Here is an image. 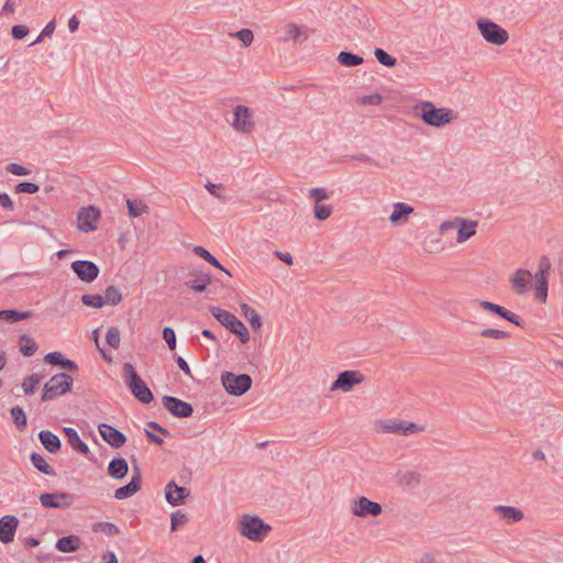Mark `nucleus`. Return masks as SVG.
<instances>
[{
    "mask_svg": "<svg viewBox=\"0 0 563 563\" xmlns=\"http://www.w3.org/2000/svg\"><path fill=\"white\" fill-rule=\"evenodd\" d=\"M229 124L236 134H253L258 125L255 109L243 103L235 104L231 110Z\"/></svg>",
    "mask_w": 563,
    "mask_h": 563,
    "instance_id": "f257e3e1",
    "label": "nucleus"
},
{
    "mask_svg": "<svg viewBox=\"0 0 563 563\" xmlns=\"http://www.w3.org/2000/svg\"><path fill=\"white\" fill-rule=\"evenodd\" d=\"M415 112L430 126L441 128L451 123L455 114L448 108H435L430 101H421L415 106Z\"/></svg>",
    "mask_w": 563,
    "mask_h": 563,
    "instance_id": "f03ea898",
    "label": "nucleus"
},
{
    "mask_svg": "<svg viewBox=\"0 0 563 563\" xmlns=\"http://www.w3.org/2000/svg\"><path fill=\"white\" fill-rule=\"evenodd\" d=\"M239 533L253 542H263L272 527L254 515H243L238 522Z\"/></svg>",
    "mask_w": 563,
    "mask_h": 563,
    "instance_id": "7ed1b4c3",
    "label": "nucleus"
},
{
    "mask_svg": "<svg viewBox=\"0 0 563 563\" xmlns=\"http://www.w3.org/2000/svg\"><path fill=\"white\" fill-rule=\"evenodd\" d=\"M373 429L379 434L411 435L424 431V427L415 422L398 419H379L374 422Z\"/></svg>",
    "mask_w": 563,
    "mask_h": 563,
    "instance_id": "20e7f679",
    "label": "nucleus"
},
{
    "mask_svg": "<svg viewBox=\"0 0 563 563\" xmlns=\"http://www.w3.org/2000/svg\"><path fill=\"white\" fill-rule=\"evenodd\" d=\"M476 27L488 44L503 46L509 41L508 31L487 18H478L476 20Z\"/></svg>",
    "mask_w": 563,
    "mask_h": 563,
    "instance_id": "39448f33",
    "label": "nucleus"
},
{
    "mask_svg": "<svg viewBox=\"0 0 563 563\" xmlns=\"http://www.w3.org/2000/svg\"><path fill=\"white\" fill-rule=\"evenodd\" d=\"M123 375L128 387L136 399L143 404H148L153 399L152 391L137 375L131 363L123 365Z\"/></svg>",
    "mask_w": 563,
    "mask_h": 563,
    "instance_id": "423d86ee",
    "label": "nucleus"
},
{
    "mask_svg": "<svg viewBox=\"0 0 563 563\" xmlns=\"http://www.w3.org/2000/svg\"><path fill=\"white\" fill-rule=\"evenodd\" d=\"M349 509L353 517L360 519L377 518L384 511L379 503L371 500L366 496H357L351 499Z\"/></svg>",
    "mask_w": 563,
    "mask_h": 563,
    "instance_id": "0eeeda50",
    "label": "nucleus"
},
{
    "mask_svg": "<svg viewBox=\"0 0 563 563\" xmlns=\"http://www.w3.org/2000/svg\"><path fill=\"white\" fill-rule=\"evenodd\" d=\"M211 313L222 325L227 327L232 333L238 335L242 343H246L250 340L249 330L234 314L216 307L211 309Z\"/></svg>",
    "mask_w": 563,
    "mask_h": 563,
    "instance_id": "6e6552de",
    "label": "nucleus"
},
{
    "mask_svg": "<svg viewBox=\"0 0 563 563\" xmlns=\"http://www.w3.org/2000/svg\"><path fill=\"white\" fill-rule=\"evenodd\" d=\"M73 378L66 373H59L49 378L44 385L42 400L47 401L57 396L65 395L71 389Z\"/></svg>",
    "mask_w": 563,
    "mask_h": 563,
    "instance_id": "1a4fd4ad",
    "label": "nucleus"
},
{
    "mask_svg": "<svg viewBox=\"0 0 563 563\" xmlns=\"http://www.w3.org/2000/svg\"><path fill=\"white\" fill-rule=\"evenodd\" d=\"M221 383L230 395L241 396L251 388L252 378L247 374L238 375L231 372H223L221 375Z\"/></svg>",
    "mask_w": 563,
    "mask_h": 563,
    "instance_id": "9d476101",
    "label": "nucleus"
},
{
    "mask_svg": "<svg viewBox=\"0 0 563 563\" xmlns=\"http://www.w3.org/2000/svg\"><path fill=\"white\" fill-rule=\"evenodd\" d=\"M365 380V375L357 369L344 371L338 375V378L331 384L330 390L350 393L355 386Z\"/></svg>",
    "mask_w": 563,
    "mask_h": 563,
    "instance_id": "9b49d317",
    "label": "nucleus"
},
{
    "mask_svg": "<svg viewBox=\"0 0 563 563\" xmlns=\"http://www.w3.org/2000/svg\"><path fill=\"white\" fill-rule=\"evenodd\" d=\"M100 210L95 206L82 207L77 213V229L80 232H92L98 228Z\"/></svg>",
    "mask_w": 563,
    "mask_h": 563,
    "instance_id": "f8f14e48",
    "label": "nucleus"
},
{
    "mask_svg": "<svg viewBox=\"0 0 563 563\" xmlns=\"http://www.w3.org/2000/svg\"><path fill=\"white\" fill-rule=\"evenodd\" d=\"M492 511L500 522L507 526L519 523L526 518L525 511L516 506L498 504L493 506Z\"/></svg>",
    "mask_w": 563,
    "mask_h": 563,
    "instance_id": "ddd939ff",
    "label": "nucleus"
},
{
    "mask_svg": "<svg viewBox=\"0 0 563 563\" xmlns=\"http://www.w3.org/2000/svg\"><path fill=\"white\" fill-rule=\"evenodd\" d=\"M41 505L45 508H69L74 497L68 493H44L40 495Z\"/></svg>",
    "mask_w": 563,
    "mask_h": 563,
    "instance_id": "4468645a",
    "label": "nucleus"
},
{
    "mask_svg": "<svg viewBox=\"0 0 563 563\" xmlns=\"http://www.w3.org/2000/svg\"><path fill=\"white\" fill-rule=\"evenodd\" d=\"M163 406L177 418H188L192 415L194 411L192 406L189 402L172 396L163 397Z\"/></svg>",
    "mask_w": 563,
    "mask_h": 563,
    "instance_id": "2eb2a0df",
    "label": "nucleus"
},
{
    "mask_svg": "<svg viewBox=\"0 0 563 563\" xmlns=\"http://www.w3.org/2000/svg\"><path fill=\"white\" fill-rule=\"evenodd\" d=\"M71 269L85 283H92L99 275L98 266L90 261H75L71 263Z\"/></svg>",
    "mask_w": 563,
    "mask_h": 563,
    "instance_id": "dca6fc26",
    "label": "nucleus"
},
{
    "mask_svg": "<svg viewBox=\"0 0 563 563\" xmlns=\"http://www.w3.org/2000/svg\"><path fill=\"white\" fill-rule=\"evenodd\" d=\"M142 487V477L140 470L137 467L134 468V473L131 477L129 484L119 487L114 492V498L118 500H123L135 495Z\"/></svg>",
    "mask_w": 563,
    "mask_h": 563,
    "instance_id": "f3484780",
    "label": "nucleus"
},
{
    "mask_svg": "<svg viewBox=\"0 0 563 563\" xmlns=\"http://www.w3.org/2000/svg\"><path fill=\"white\" fill-rule=\"evenodd\" d=\"M98 429L102 439L114 449L121 448L126 441L125 435L110 424L100 423Z\"/></svg>",
    "mask_w": 563,
    "mask_h": 563,
    "instance_id": "a211bd4d",
    "label": "nucleus"
},
{
    "mask_svg": "<svg viewBox=\"0 0 563 563\" xmlns=\"http://www.w3.org/2000/svg\"><path fill=\"white\" fill-rule=\"evenodd\" d=\"M413 211L415 209L406 202L394 203L389 216L390 224L394 227L406 224Z\"/></svg>",
    "mask_w": 563,
    "mask_h": 563,
    "instance_id": "6ab92c4d",
    "label": "nucleus"
},
{
    "mask_svg": "<svg viewBox=\"0 0 563 563\" xmlns=\"http://www.w3.org/2000/svg\"><path fill=\"white\" fill-rule=\"evenodd\" d=\"M19 526V519L12 515H5L0 518V541L2 543L12 542L14 533Z\"/></svg>",
    "mask_w": 563,
    "mask_h": 563,
    "instance_id": "aec40b11",
    "label": "nucleus"
},
{
    "mask_svg": "<svg viewBox=\"0 0 563 563\" xmlns=\"http://www.w3.org/2000/svg\"><path fill=\"white\" fill-rule=\"evenodd\" d=\"M188 496L189 490L176 485L174 482L168 483L165 487V498L173 506L184 504Z\"/></svg>",
    "mask_w": 563,
    "mask_h": 563,
    "instance_id": "412c9836",
    "label": "nucleus"
},
{
    "mask_svg": "<svg viewBox=\"0 0 563 563\" xmlns=\"http://www.w3.org/2000/svg\"><path fill=\"white\" fill-rule=\"evenodd\" d=\"M476 221H471L465 218L457 217V243H464L476 233Z\"/></svg>",
    "mask_w": 563,
    "mask_h": 563,
    "instance_id": "4be33fe9",
    "label": "nucleus"
},
{
    "mask_svg": "<svg viewBox=\"0 0 563 563\" xmlns=\"http://www.w3.org/2000/svg\"><path fill=\"white\" fill-rule=\"evenodd\" d=\"M531 273L526 269H518L516 273L510 277V282L512 284L514 290L518 295H522L526 292L530 280H531Z\"/></svg>",
    "mask_w": 563,
    "mask_h": 563,
    "instance_id": "5701e85b",
    "label": "nucleus"
},
{
    "mask_svg": "<svg viewBox=\"0 0 563 563\" xmlns=\"http://www.w3.org/2000/svg\"><path fill=\"white\" fill-rule=\"evenodd\" d=\"M300 38L302 40H307L308 38V35H307V30L296 23H287L285 24L284 26V37H283V41L285 42H289V41H292V42H297L299 41Z\"/></svg>",
    "mask_w": 563,
    "mask_h": 563,
    "instance_id": "b1692460",
    "label": "nucleus"
},
{
    "mask_svg": "<svg viewBox=\"0 0 563 563\" xmlns=\"http://www.w3.org/2000/svg\"><path fill=\"white\" fill-rule=\"evenodd\" d=\"M128 472L129 465L123 457L113 459L108 465V474L113 479H122Z\"/></svg>",
    "mask_w": 563,
    "mask_h": 563,
    "instance_id": "393cba45",
    "label": "nucleus"
},
{
    "mask_svg": "<svg viewBox=\"0 0 563 563\" xmlns=\"http://www.w3.org/2000/svg\"><path fill=\"white\" fill-rule=\"evenodd\" d=\"M80 547V539L77 536H67L58 539L56 549L63 553L74 552Z\"/></svg>",
    "mask_w": 563,
    "mask_h": 563,
    "instance_id": "a878e982",
    "label": "nucleus"
},
{
    "mask_svg": "<svg viewBox=\"0 0 563 563\" xmlns=\"http://www.w3.org/2000/svg\"><path fill=\"white\" fill-rule=\"evenodd\" d=\"M191 275L195 276L196 279L187 282L186 286L196 292L205 291L210 283V276L202 272H192Z\"/></svg>",
    "mask_w": 563,
    "mask_h": 563,
    "instance_id": "bb28decb",
    "label": "nucleus"
},
{
    "mask_svg": "<svg viewBox=\"0 0 563 563\" xmlns=\"http://www.w3.org/2000/svg\"><path fill=\"white\" fill-rule=\"evenodd\" d=\"M64 432L73 449L84 454H87L89 452L88 445L81 441L80 437L78 435L75 429L67 427L64 428Z\"/></svg>",
    "mask_w": 563,
    "mask_h": 563,
    "instance_id": "cd10ccee",
    "label": "nucleus"
},
{
    "mask_svg": "<svg viewBox=\"0 0 563 563\" xmlns=\"http://www.w3.org/2000/svg\"><path fill=\"white\" fill-rule=\"evenodd\" d=\"M38 437L42 444L48 452L56 453L60 449V441L58 437L51 431H41Z\"/></svg>",
    "mask_w": 563,
    "mask_h": 563,
    "instance_id": "c85d7f7f",
    "label": "nucleus"
},
{
    "mask_svg": "<svg viewBox=\"0 0 563 563\" xmlns=\"http://www.w3.org/2000/svg\"><path fill=\"white\" fill-rule=\"evenodd\" d=\"M45 361L52 365H60L65 369H77V365L71 360L64 358L59 352H51L46 354Z\"/></svg>",
    "mask_w": 563,
    "mask_h": 563,
    "instance_id": "c756f323",
    "label": "nucleus"
},
{
    "mask_svg": "<svg viewBox=\"0 0 563 563\" xmlns=\"http://www.w3.org/2000/svg\"><path fill=\"white\" fill-rule=\"evenodd\" d=\"M241 311H242L244 318L249 321L250 325L254 330H260L261 329V327H262V318L256 312V310L254 308H252L247 303H242L241 305Z\"/></svg>",
    "mask_w": 563,
    "mask_h": 563,
    "instance_id": "7c9ffc66",
    "label": "nucleus"
},
{
    "mask_svg": "<svg viewBox=\"0 0 563 563\" xmlns=\"http://www.w3.org/2000/svg\"><path fill=\"white\" fill-rule=\"evenodd\" d=\"M194 253L203 258L205 261H207L209 264H211L212 266L219 268L220 271L224 272L228 276L231 277V274L229 271H227L221 264L220 262L208 251L206 250L205 247L202 246H196L194 247Z\"/></svg>",
    "mask_w": 563,
    "mask_h": 563,
    "instance_id": "2f4dec72",
    "label": "nucleus"
},
{
    "mask_svg": "<svg viewBox=\"0 0 563 563\" xmlns=\"http://www.w3.org/2000/svg\"><path fill=\"white\" fill-rule=\"evenodd\" d=\"M126 207H128L129 216L131 218H137V217L148 212V207L146 206V203L143 200H140V199H134V200L128 199Z\"/></svg>",
    "mask_w": 563,
    "mask_h": 563,
    "instance_id": "473e14b6",
    "label": "nucleus"
},
{
    "mask_svg": "<svg viewBox=\"0 0 563 563\" xmlns=\"http://www.w3.org/2000/svg\"><path fill=\"white\" fill-rule=\"evenodd\" d=\"M19 345H20V352L24 356H32L37 350L36 342L31 336H29L26 334H22L20 336Z\"/></svg>",
    "mask_w": 563,
    "mask_h": 563,
    "instance_id": "72a5a7b5",
    "label": "nucleus"
},
{
    "mask_svg": "<svg viewBox=\"0 0 563 563\" xmlns=\"http://www.w3.org/2000/svg\"><path fill=\"white\" fill-rule=\"evenodd\" d=\"M32 316L30 311L0 310V319L9 322H18L29 319Z\"/></svg>",
    "mask_w": 563,
    "mask_h": 563,
    "instance_id": "f704fd0d",
    "label": "nucleus"
},
{
    "mask_svg": "<svg viewBox=\"0 0 563 563\" xmlns=\"http://www.w3.org/2000/svg\"><path fill=\"white\" fill-rule=\"evenodd\" d=\"M338 62L343 66L354 67L363 64L364 59L358 55L349 52H341L338 55Z\"/></svg>",
    "mask_w": 563,
    "mask_h": 563,
    "instance_id": "c9c22d12",
    "label": "nucleus"
},
{
    "mask_svg": "<svg viewBox=\"0 0 563 563\" xmlns=\"http://www.w3.org/2000/svg\"><path fill=\"white\" fill-rule=\"evenodd\" d=\"M103 299H104V303H109L111 306H117L122 301V294L119 290V288H117L113 285H110L104 290Z\"/></svg>",
    "mask_w": 563,
    "mask_h": 563,
    "instance_id": "e433bc0d",
    "label": "nucleus"
},
{
    "mask_svg": "<svg viewBox=\"0 0 563 563\" xmlns=\"http://www.w3.org/2000/svg\"><path fill=\"white\" fill-rule=\"evenodd\" d=\"M31 461L34 467L46 475H53L54 471L46 462V460L38 453L31 454Z\"/></svg>",
    "mask_w": 563,
    "mask_h": 563,
    "instance_id": "4c0bfd02",
    "label": "nucleus"
},
{
    "mask_svg": "<svg viewBox=\"0 0 563 563\" xmlns=\"http://www.w3.org/2000/svg\"><path fill=\"white\" fill-rule=\"evenodd\" d=\"M95 532H101L108 537L117 536L120 533V529L112 522H97L92 526Z\"/></svg>",
    "mask_w": 563,
    "mask_h": 563,
    "instance_id": "58836bf2",
    "label": "nucleus"
},
{
    "mask_svg": "<svg viewBox=\"0 0 563 563\" xmlns=\"http://www.w3.org/2000/svg\"><path fill=\"white\" fill-rule=\"evenodd\" d=\"M41 380H42V376L38 374H33V375L24 378V380L22 383V388H23L24 393L26 395L34 394V391L37 388Z\"/></svg>",
    "mask_w": 563,
    "mask_h": 563,
    "instance_id": "ea45409f",
    "label": "nucleus"
},
{
    "mask_svg": "<svg viewBox=\"0 0 563 563\" xmlns=\"http://www.w3.org/2000/svg\"><path fill=\"white\" fill-rule=\"evenodd\" d=\"M332 207L330 205L324 203H314L313 206V216L319 221H324L330 218L332 214Z\"/></svg>",
    "mask_w": 563,
    "mask_h": 563,
    "instance_id": "a19ab883",
    "label": "nucleus"
},
{
    "mask_svg": "<svg viewBox=\"0 0 563 563\" xmlns=\"http://www.w3.org/2000/svg\"><path fill=\"white\" fill-rule=\"evenodd\" d=\"M81 301L85 306L92 308H102L106 305L101 295L85 294L81 296Z\"/></svg>",
    "mask_w": 563,
    "mask_h": 563,
    "instance_id": "79ce46f5",
    "label": "nucleus"
},
{
    "mask_svg": "<svg viewBox=\"0 0 563 563\" xmlns=\"http://www.w3.org/2000/svg\"><path fill=\"white\" fill-rule=\"evenodd\" d=\"M231 36L241 41L244 47H249L254 41L253 31L250 29H242L235 33H232Z\"/></svg>",
    "mask_w": 563,
    "mask_h": 563,
    "instance_id": "37998d69",
    "label": "nucleus"
},
{
    "mask_svg": "<svg viewBox=\"0 0 563 563\" xmlns=\"http://www.w3.org/2000/svg\"><path fill=\"white\" fill-rule=\"evenodd\" d=\"M374 55L376 59L386 67H394L397 63L396 58L389 55L387 52H385L382 48H376L374 51Z\"/></svg>",
    "mask_w": 563,
    "mask_h": 563,
    "instance_id": "c03bdc74",
    "label": "nucleus"
},
{
    "mask_svg": "<svg viewBox=\"0 0 563 563\" xmlns=\"http://www.w3.org/2000/svg\"><path fill=\"white\" fill-rule=\"evenodd\" d=\"M106 341L111 347L117 350L121 342L119 328L110 327L106 333Z\"/></svg>",
    "mask_w": 563,
    "mask_h": 563,
    "instance_id": "a18cd8bd",
    "label": "nucleus"
},
{
    "mask_svg": "<svg viewBox=\"0 0 563 563\" xmlns=\"http://www.w3.org/2000/svg\"><path fill=\"white\" fill-rule=\"evenodd\" d=\"M11 417L13 419V422L18 427V429L25 428V426H26V416H25L24 410L21 407H19V406L13 407L11 409Z\"/></svg>",
    "mask_w": 563,
    "mask_h": 563,
    "instance_id": "49530a36",
    "label": "nucleus"
},
{
    "mask_svg": "<svg viewBox=\"0 0 563 563\" xmlns=\"http://www.w3.org/2000/svg\"><path fill=\"white\" fill-rule=\"evenodd\" d=\"M479 334L483 338H490V339H495V340H503V339H507L509 336V334L507 332H505L503 330H498V329H492V328L483 329Z\"/></svg>",
    "mask_w": 563,
    "mask_h": 563,
    "instance_id": "de8ad7c7",
    "label": "nucleus"
},
{
    "mask_svg": "<svg viewBox=\"0 0 563 563\" xmlns=\"http://www.w3.org/2000/svg\"><path fill=\"white\" fill-rule=\"evenodd\" d=\"M205 188L208 190L210 195L218 199H225L224 196V186L222 184H213V183H206Z\"/></svg>",
    "mask_w": 563,
    "mask_h": 563,
    "instance_id": "09e8293b",
    "label": "nucleus"
},
{
    "mask_svg": "<svg viewBox=\"0 0 563 563\" xmlns=\"http://www.w3.org/2000/svg\"><path fill=\"white\" fill-rule=\"evenodd\" d=\"M309 197L314 203H321V201L329 199L330 195L324 188H312L309 190Z\"/></svg>",
    "mask_w": 563,
    "mask_h": 563,
    "instance_id": "8fccbe9b",
    "label": "nucleus"
},
{
    "mask_svg": "<svg viewBox=\"0 0 563 563\" xmlns=\"http://www.w3.org/2000/svg\"><path fill=\"white\" fill-rule=\"evenodd\" d=\"M536 278L538 280V288H537V297L542 300V301H545L547 299V294H548V282H547V277L545 276H539V275H536Z\"/></svg>",
    "mask_w": 563,
    "mask_h": 563,
    "instance_id": "3c124183",
    "label": "nucleus"
},
{
    "mask_svg": "<svg viewBox=\"0 0 563 563\" xmlns=\"http://www.w3.org/2000/svg\"><path fill=\"white\" fill-rule=\"evenodd\" d=\"M382 100H383L382 95L373 93V95H367V96L357 98V103L361 106H367V104L378 106V104H380Z\"/></svg>",
    "mask_w": 563,
    "mask_h": 563,
    "instance_id": "603ef678",
    "label": "nucleus"
},
{
    "mask_svg": "<svg viewBox=\"0 0 563 563\" xmlns=\"http://www.w3.org/2000/svg\"><path fill=\"white\" fill-rule=\"evenodd\" d=\"M163 339L167 343L169 350L174 351L176 349V334L170 327H165L163 329Z\"/></svg>",
    "mask_w": 563,
    "mask_h": 563,
    "instance_id": "864d4df0",
    "label": "nucleus"
},
{
    "mask_svg": "<svg viewBox=\"0 0 563 563\" xmlns=\"http://www.w3.org/2000/svg\"><path fill=\"white\" fill-rule=\"evenodd\" d=\"M38 186L34 183L23 181L16 185L15 190L16 192H23V194H35L38 191Z\"/></svg>",
    "mask_w": 563,
    "mask_h": 563,
    "instance_id": "5fc2aeb1",
    "label": "nucleus"
},
{
    "mask_svg": "<svg viewBox=\"0 0 563 563\" xmlns=\"http://www.w3.org/2000/svg\"><path fill=\"white\" fill-rule=\"evenodd\" d=\"M187 522V516L181 511H176L172 515V530L175 531L178 526Z\"/></svg>",
    "mask_w": 563,
    "mask_h": 563,
    "instance_id": "6e6d98bb",
    "label": "nucleus"
},
{
    "mask_svg": "<svg viewBox=\"0 0 563 563\" xmlns=\"http://www.w3.org/2000/svg\"><path fill=\"white\" fill-rule=\"evenodd\" d=\"M7 170L16 176H25L30 174V169L15 163L9 164L7 166Z\"/></svg>",
    "mask_w": 563,
    "mask_h": 563,
    "instance_id": "4d7b16f0",
    "label": "nucleus"
},
{
    "mask_svg": "<svg viewBox=\"0 0 563 563\" xmlns=\"http://www.w3.org/2000/svg\"><path fill=\"white\" fill-rule=\"evenodd\" d=\"M452 229H457V217L454 218L453 220L443 221L440 224L439 232L441 234H445V233H448L449 230H452Z\"/></svg>",
    "mask_w": 563,
    "mask_h": 563,
    "instance_id": "13d9d810",
    "label": "nucleus"
},
{
    "mask_svg": "<svg viewBox=\"0 0 563 563\" xmlns=\"http://www.w3.org/2000/svg\"><path fill=\"white\" fill-rule=\"evenodd\" d=\"M29 33V29L25 25H14L12 27V36L16 40L25 37Z\"/></svg>",
    "mask_w": 563,
    "mask_h": 563,
    "instance_id": "bf43d9fd",
    "label": "nucleus"
},
{
    "mask_svg": "<svg viewBox=\"0 0 563 563\" xmlns=\"http://www.w3.org/2000/svg\"><path fill=\"white\" fill-rule=\"evenodd\" d=\"M551 267V263L548 257L543 256L539 263V276H547Z\"/></svg>",
    "mask_w": 563,
    "mask_h": 563,
    "instance_id": "052dcab7",
    "label": "nucleus"
},
{
    "mask_svg": "<svg viewBox=\"0 0 563 563\" xmlns=\"http://www.w3.org/2000/svg\"><path fill=\"white\" fill-rule=\"evenodd\" d=\"M0 206L8 210L13 209V201L8 194H0Z\"/></svg>",
    "mask_w": 563,
    "mask_h": 563,
    "instance_id": "680f3d73",
    "label": "nucleus"
},
{
    "mask_svg": "<svg viewBox=\"0 0 563 563\" xmlns=\"http://www.w3.org/2000/svg\"><path fill=\"white\" fill-rule=\"evenodd\" d=\"M274 254L277 258L283 261L287 265L291 266L294 264L292 256L290 255V253H284L280 251H276Z\"/></svg>",
    "mask_w": 563,
    "mask_h": 563,
    "instance_id": "e2e57ef3",
    "label": "nucleus"
},
{
    "mask_svg": "<svg viewBox=\"0 0 563 563\" xmlns=\"http://www.w3.org/2000/svg\"><path fill=\"white\" fill-rule=\"evenodd\" d=\"M478 305L483 309H485L487 311H490V312H494V313H496V311L498 310V307H499V305H496L494 302L486 301V300L478 301Z\"/></svg>",
    "mask_w": 563,
    "mask_h": 563,
    "instance_id": "0e129e2a",
    "label": "nucleus"
},
{
    "mask_svg": "<svg viewBox=\"0 0 563 563\" xmlns=\"http://www.w3.org/2000/svg\"><path fill=\"white\" fill-rule=\"evenodd\" d=\"M503 318L508 320L509 322L518 325V327L522 325L520 317L515 314V313H512L511 311L507 310V312L505 313V316Z\"/></svg>",
    "mask_w": 563,
    "mask_h": 563,
    "instance_id": "69168bd1",
    "label": "nucleus"
},
{
    "mask_svg": "<svg viewBox=\"0 0 563 563\" xmlns=\"http://www.w3.org/2000/svg\"><path fill=\"white\" fill-rule=\"evenodd\" d=\"M177 364H178L179 368H180V369H181L186 375L191 376V369H190V367H189L188 363H187V362H186L181 356H179V357L177 358Z\"/></svg>",
    "mask_w": 563,
    "mask_h": 563,
    "instance_id": "338daca9",
    "label": "nucleus"
},
{
    "mask_svg": "<svg viewBox=\"0 0 563 563\" xmlns=\"http://www.w3.org/2000/svg\"><path fill=\"white\" fill-rule=\"evenodd\" d=\"M102 561L103 563H118L117 555L111 551L103 553Z\"/></svg>",
    "mask_w": 563,
    "mask_h": 563,
    "instance_id": "774afa93",
    "label": "nucleus"
}]
</instances>
